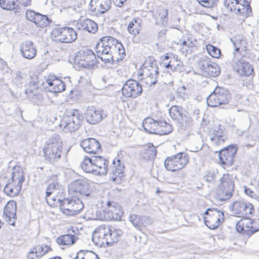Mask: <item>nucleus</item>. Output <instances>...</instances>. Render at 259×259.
Wrapping results in <instances>:
<instances>
[{
	"instance_id": "f257e3e1",
	"label": "nucleus",
	"mask_w": 259,
	"mask_h": 259,
	"mask_svg": "<svg viewBox=\"0 0 259 259\" xmlns=\"http://www.w3.org/2000/svg\"><path fill=\"white\" fill-rule=\"evenodd\" d=\"M93 193L91 184L85 179H78L69 186V196L59 198L60 207L63 212L71 215L79 213L83 208L84 204L79 195L82 198H90Z\"/></svg>"
},
{
	"instance_id": "f03ea898",
	"label": "nucleus",
	"mask_w": 259,
	"mask_h": 259,
	"mask_svg": "<svg viewBox=\"0 0 259 259\" xmlns=\"http://www.w3.org/2000/svg\"><path fill=\"white\" fill-rule=\"evenodd\" d=\"M62 149V141L60 136L53 135L46 141L43 148L45 159L51 164L56 163L61 157Z\"/></svg>"
},
{
	"instance_id": "7ed1b4c3",
	"label": "nucleus",
	"mask_w": 259,
	"mask_h": 259,
	"mask_svg": "<svg viewBox=\"0 0 259 259\" xmlns=\"http://www.w3.org/2000/svg\"><path fill=\"white\" fill-rule=\"evenodd\" d=\"M169 114L170 118L175 122L179 130L184 131L192 125V118L180 106H171L169 109Z\"/></svg>"
},
{
	"instance_id": "20e7f679",
	"label": "nucleus",
	"mask_w": 259,
	"mask_h": 259,
	"mask_svg": "<svg viewBox=\"0 0 259 259\" xmlns=\"http://www.w3.org/2000/svg\"><path fill=\"white\" fill-rule=\"evenodd\" d=\"M142 124L144 130L147 133L160 136L168 135L173 130L172 125L166 121L156 120L151 117L146 118Z\"/></svg>"
},
{
	"instance_id": "39448f33",
	"label": "nucleus",
	"mask_w": 259,
	"mask_h": 259,
	"mask_svg": "<svg viewBox=\"0 0 259 259\" xmlns=\"http://www.w3.org/2000/svg\"><path fill=\"white\" fill-rule=\"evenodd\" d=\"M83 119V115L78 110H72L69 115L63 117L60 126L63 128L65 132H74L79 128Z\"/></svg>"
},
{
	"instance_id": "423d86ee",
	"label": "nucleus",
	"mask_w": 259,
	"mask_h": 259,
	"mask_svg": "<svg viewBox=\"0 0 259 259\" xmlns=\"http://www.w3.org/2000/svg\"><path fill=\"white\" fill-rule=\"evenodd\" d=\"M231 99L229 91L225 88L217 87L206 99L208 106L218 107L228 104Z\"/></svg>"
},
{
	"instance_id": "0eeeda50",
	"label": "nucleus",
	"mask_w": 259,
	"mask_h": 259,
	"mask_svg": "<svg viewBox=\"0 0 259 259\" xmlns=\"http://www.w3.org/2000/svg\"><path fill=\"white\" fill-rule=\"evenodd\" d=\"M51 37L57 42L71 43L76 39L77 33L71 27L59 26L52 29Z\"/></svg>"
},
{
	"instance_id": "6e6552de",
	"label": "nucleus",
	"mask_w": 259,
	"mask_h": 259,
	"mask_svg": "<svg viewBox=\"0 0 259 259\" xmlns=\"http://www.w3.org/2000/svg\"><path fill=\"white\" fill-rule=\"evenodd\" d=\"M221 183L219 187V199L225 201L230 199L234 191V183L232 177L228 174H224L220 179Z\"/></svg>"
},
{
	"instance_id": "1a4fd4ad",
	"label": "nucleus",
	"mask_w": 259,
	"mask_h": 259,
	"mask_svg": "<svg viewBox=\"0 0 259 259\" xmlns=\"http://www.w3.org/2000/svg\"><path fill=\"white\" fill-rule=\"evenodd\" d=\"M74 63L76 65L85 68H93L97 64L96 56L90 49H84L80 50L74 57Z\"/></svg>"
},
{
	"instance_id": "9d476101",
	"label": "nucleus",
	"mask_w": 259,
	"mask_h": 259,
	"mask_svg": "<svg viewBox=\"0 0 259 259\" xmlns=\"http://www.w3.org/2000/svg\"><path fill=\"white\" fill-rule=\"evenodd\" d=\"M140 75L143 76L142 81L148 85L155 84L159 75V69L156 62L144 64Z\"/></svg>"
},
{
	"instance_id": "9b49d317",
	"label": "nucleus",
	"mask_w": 259,
	"mask_h": 259,
	"mask_svg": "<svg viewBox=\"0 0 259 259\" xmlns=\"http://www.w3.org/2000/svg\"><path fill=\"white\" fill-rule=\"evenodd\" d=\"M121 44L118 40L110 36H104L100 38L97 44L95 51L97 54H111L112 51L118 48V45Z\"/></svg>"
},
{
	"instance_id": "f8f14e48",
	"label": "nucleus",
	"mask_w": 259,
	"mask_h": 259,
	"mask_svg": "<svg viewBox=\"0 0 259 259\" xmlns=\"http://www.w3.org/2000/svg\"><path fill=\"white\" fill-rule=\"evenodd\" d=\"M142 92L141 83L133 79L126 80L121 89L122 95L126 98H136L142 94Z\"/></svg>"
},
{
	"instance_id": "ddd939ff",
	"label": "nucleus",
	"mask_w": 259,
	"mask_h": 259,
	"mask_svg": "<svg viewBox=\"0 0 259 259\" xmlns=\"http://www.w3.org/2000/svg\"><path fill=\"white\" fill-rule=\"evenodd\" d=\"M243 218L236 224V229L238 233L250 236L259 231V225L256 221L251 219L248 216Z\"/></svg>"
},
{
	"instance_id": "4468645a",
	"label": "nucleus",
	"mask_w": 259,
	"mask_h": 259,
	"mask_svg": "<svg viewBox=\"0 0 259 259\" xmlns=\"http://www.w3.org/2000/svg\"><path fill=\"white\" fill-rule=\"evenodd\" d=\"M230 209L232 213L238 217H248L253 214L254 211L252 204L242 200L234 201L232 206H230Z\"/></svg>"
},
{
	"instance_id": "2eb2a0df",
	"label": "nucleus",
	"mask_w": 259,
	"mask_h": 259,
	"mask_svg": "<svg viewBox=\"0 0 259 259\" xmlns=\"http://www.w3.org/2000/svg\"><path fill=\"white\" fill-rule=\"evenodd\" d=\"M237 151V148L236 145H230L220 150L219 157L221 164L227 167L232 165Z\"/></svg>"
},
{
	"instance_id": "dca6fc26",
	"label": "nucleus",
	"mask_w": 259,
	"mask_h": 259,
	"mask_svg": "<svg viewBox=\"0 0 259 259\" xmlns=\"http://www.w3.org/2000/svg\"><path fill=\"white\" fill-rule=\"evenodd\" d=\"M85 118L89 124H96L99 123L106 116L103 110L94 107H88L84 113Z\"/></svg>"
},
{
	"instance_id": "f3484780",
	"label": "nucleus",
	"mask_w": 259,
	"mask_h": 259,
	"mask_svg": "<svg viewBox=\"0 0 259 259\" xmlns=\"http://www.w3.org/2000/svg\"><path fill=\"white\" fill-rule=\"evenodd\" d=\"M111 7V0H91L89 9L92 12L103 14L108 11Z\"/></svg>"
},
{
	"instance_id": "a211bd4d",
	"label": "nucleus",
	"mask_w": 259,
	"mask_h": 259,
	"mask_svg": "<svg viewBox=\"0 0 259 259\" xmlns=\"http://www.w3.org/2000/svg\"><path fill=\"white\" fill-rule=\"evenodd\" d=\"M80 145L84 152L89 154H97L101 150L99 142L94 138H87L83 140Z\"/></svg>"
},
{
	"instance_id": "6ab92c4d",
	"label": "nucleus",
	"mask_w": 259,
	"mask_h": 259,
	"mask_svg": "<svg viewBox=\"0 0 259 259\" xmlns=\"http://www.w3.org/2000/svg\"><path fill=\"white\" fill-rule=\"evenodd\" d=\"M43 85L48 92L58 93L65 90L64 82L56 77L53 79L51 78L47 79L46 83H44Z\"/></svg>"
},
{
	"instance_id": "aec40b11",
	"label": "nucleus",
	"mask_w": 259,
	"mask_h": 259,
	"mask_svg": "<svg viewBox=\"0 0 259 259\" xmlns=\"http://www.w3.org/2000/svg\"><path fill=\"white\" fill-rule=\"evenodd\" d=\"M16 202L9 201L4 210V217L6 221L10 225L14 226L16 220Z\"/></svg>"
},
{
	"instance_id": "412c9836",
	"label": "nucleus",
	"mask_w": 259,
	"mask_h": 259,
	"mask_svg": "<svg viewBox=\"0 0 259 259\" xmlns=\"http://www.w3.org/2000/svg\"><path fill=\"white\" fill-rule=\"evenodd\" d=\"M94 166L97 167H94L95 171V175H105L107 174L108 171V161L105 158L101 156H92Z\"/></svg>"
},
{
	"instance_id": "4be33fe9",
	"label": "nucleus",
	"mask_w": 259,
	"mask_h": 259,
	"mask_svg": "<svg viewBox=\"0 0 259 259\" xmlns=\"http://www.w3.org/2000/svg\"><path fill=\"white\" fill-rule=\"evenodd\" d=\"M232 12L244 17H247L252 14L250 3L247 0H239L237 4L234 5Z\"/></svg>"
},
{
	"instance_id": "5701e85b",
	"label": "nucleus",
	"mask_w": 259,
	"mask_h": 259,
	"mask_svg": "<svg viewBox=\"0 0 259 259\" xmlns=\"http://www.w3.org/2000/svg\"><path fill=\"white\" fill-rule=\"evenodd\" d=\"M199 66L203 72L212 77L218 76L221 72L219 66L215 63H210L205 61H201Z\"/></svg>"
},
{
	"instance_id": "b1692460",
	"label": "nucleus",
	"mask_w": 259,
	"mask_h": 259,
	"mask_svg": "<svg viewBox=\"0 0 259 259\" xmlns=\"http://www.w3.org/2000/svg\"><path fill=\"white\" fill-rule=\"evenodd\" d=\"M22 56L27 59L34 58L36 55V50L32 41L26 40L23 42L20 46Z\"/></svg>"
},
{
	"instance_id": "393cba45",
	"label": "nucleus",
	"mask_w": 259,
	"mask_h": 259,
	"mask_svg": "<svg viewBox=\"0 0 259 259\" xmlns=\"http://www.w3.org/2000/svg\"><path fill=\"white\" fill-rule=\"evenodd\" d=\"M233 67L241 76H249L253 71V68L247 62L242 59L234 61Z\"/></svg>"
},
{
	"instance_id": "a878e982",
	"label": "nucleus",
	"mask_w": 259,
	"mask_h": 259,
	"mask_svg": "<svg viewBox=\"0 0 259 259\" xmlns=\"http://www.w3.org/2000/svg\"><path fill=\"white\" fill-rule=\"evenodd\" d=\"M108 232L109 234L104 233V239L106 244L109 246L120 240L123 234V232L121 230L115 229L114 227L109 228Z\"/></svg>"
},
{
	"instance_id": "bb28decb",
	"label": "nucleus",
	"mask_w": 259,
	"mask_h": 259,
	"mask_svg": "<svg viewBox=\"0 0 259 259\" xmlns=\"http://www.w3.org/2000/svg\"><path fill=\"white\" fill-rule=\"evenodd\" d=\"M76 26L79 30H85L91 33H95L98 29L97 24L90 19H79Z\"/></svg>"
},
{
	"instance_id": "cd10ccee",
	"label": "nucleus",
	"mask_w": 259,
	"mask_h": 259,
	"mask_svg": "<svg viewBox=\"0 0 259 259\" xmlns=\"http://www.w3.org/2000/svg\"><path fill=\"white\" fill-rule=\"evenodd\" d=\"M160 65L165 67L167 72H181L183 67L182 62L174 57L170 58L168 62H162Z\"/></svg>"
},
{
	"instance_id": "c85d7f7f",
	"label": "nucleus",
	"mask_w": 259,
	"mask_h": 259,
	"mask_svg": "<svg viewBox=\"0 0 259 259\" xmlns=\"http://www.w3.org/2000/svg\"><path fill=\"white\" fill-rule=\"evenodd\" d=\"M224 213L219 209H214V213L212 214V218L211 220L204 219L205 225L210 230H214L218 228L220 223L221 217L224 218Z\"/></svg>"
},
{
	"instance_id": "c756f323",
	"label": "nucleus",
	"mask_w": 259,
	"mask_h": 259,
	"mask_svg": "<svg viewBox=\"0 0 259 259\" xmlns=\"http://www.w3.org/2000/svg\"><path fill=\"white\" fill-rule=\"evenodd\" d=\"M142 20L139 17L135 18L128 24L127 30L128 32L134 36L139 34L142 28Z\"/></svg>"
},
{
	"instance_id": "7c9ffc66",
	"label": "nucleus",
	"mask_w": 259,
	"mask_h": 259,
	"mask_svg": "<svg viewBox=\"0 0 259 259\" xmlns=\"http://www.w3.org/2000/svg\"><path fill=\"white\" fill-rule=\"evenodd\" d=\"M107 211L109 214V218L111 220H120L121 215L119 213L120 208L118 206H116L115 204L113 202H107Z\"/></svg>"
},
{
	"instance_id": "2f4dec72",
	"label": "nucleus",
	"mask_w": 259,
	"mask_h": 259,
	"mask_svg": "<svg viewBox=\"0 0 259 259\" xmlns=\"http://www.w3.org/2000/svg\"><path fill=\"white\" fill-rule=\"evenodd\" d=\"M80 167L82 169L87 173H91L95 175V171L92 156L90 157L87 156H84L83 160L80 164Z\"/></svg>"
},
{
	"instance_id": "473e14b6",
	"label": "nucleus",
	"mask_w": 259,
	"mask_h": 259,
	"mask_svg": "<svg viewBox=\"0 0 259 259\" xmlns=\"http://www.w3.org/2000/svg\"><path fill=\"white\" fill-rule=\"evenodd\" d=\"M173 155L175 156L176 163L179 170L185 167L189 162V156L185 152H179Z\"/></svg>"
},
{
	"instance_id": "72a5a7b5",
	"label": "nucleus",
	"mask_w": 259,
	"mask_h": 259,
	"mask_svg": "<svg viewBox=\"0 0 259 259\" xmlns=\"http://www.w3.org/2000/svg\"><path fill=\"white\" fill-rule=\"evenodd\" d=\"M0 6L4 10L13 11L14 13L19 12L20 8L15 0H0Z\"/></svg>"
},
{
	"instance_id": "f704fd0d",
	"label": "nucleus",
	"mask_w": 259,
	"mask_h": 259,
	"mask_svg": "<svg viewBox=\"0 0 259 259\" xmlns=\"http://www.w3.org/2000/svg\"><path fill=\"white\" fill-rule=\"evenodd\" d=\"M77 238L74 235L65 234L57 238L56 241L59 245H71L76 241Z\"/></svg>"
},
{
	"instance_id": "c9c22d12",
	"label": "nucleus",
	"mask_w": 259,
	"mask_h": 259,
	"mask_svg": "<svg viewBox=\"0 0 259 259\" xmlns=\"http://www.w3.org/2000/svg\"><path fill=\"white\" fill-rule=\"evenodd\" d=\"M157 154L155 147L152 145L148 146L143 150L141 155V158L145 160H148L154 158Z\"/></svg>"
},
{
	"instance_id": "e433bc0d",
	"label": "nucleus",
	"mask_w": 259,
	"mask_h": 259,
	"mask_svg": "<svg viewBox=\"0 0 259 259\" xmlns=\"http://www.w3.org/2000/svg\"><path fill=\"white\" fill-rule=\"evenodd\" d=\"M52 22V20L47 15H42L38 13L34 23L37 27L45 28Z\"/></svg>"
},
{
	"instance_id": "4c0bfd02",
	"label": "nucleus",
	"mask_w": 259,
	"mask_h": 259,
	"mask_svg": "<svg viewBox=\"0 0 259 259\" xmlns=\"http://www.w3.org/2000/svg\"><path fill=\"white\" fill-rule=\"evenodd\" d=\"M223 134V132L220 128L218 127L217 130H214L210 137L212 142L215 145H219L224 143L225 138Z\"/></svg>"
},
{
	"instance_id": "58836bf2",
	"label": "nucleus",
	"mask_w": 259,
	"mask_h": 259,
	"mask_svg": "<svg viewBox=\"0 0 259 259\" xmlns=\"http://www.w3.org/2000/svg\"><path fill=\"white\" fill-rule=\"evenodd\" d=\"M60 187L61 185L57 181L54 182L49 184L46 189V199L48 203H49V197H50V196L52 193H55V194H57L60 190H63V189H60Z\"/></svg>"
},
{
	"instance_id": "ea45409f",
	"label": "nucleus",
	"mask_w": 259,
	"mask_h": 259,
	"mask_svg": "<svg viewBox=\"0 0 259 259\" xmlns=\"http://www.w3.org/2000/svg\"><path fill=\"white\" fill-rule=\"evenodd\" d=\"M10 180L12 182H17V183L22 185L25 181L23 170L20 167H18L17 169L14 168Z\"/></svg>"
},
{
	"instance_id": "a19ab883",
	"label": "nucleus",
	"mask_w": 259,
	"mask_h": 259,
	"mask_svg": "<svg viewBox=\"0 0 259 259\" xmlns=\"http://www.w3.org/2000/svg\"><path fill=\"white\" fill-rule=\"evenodd\" d=\"M25 81V75L20 71L15 72L13 80L12 83L18 88L21 87Z\"/></svg>"
},
{
	"instance_id": "79ce46f5",
	"label": "nucleus",
	"mask_w": 259,
	"mask_h": 259,
	"mask_svg": "<svg viewBox=\"0 0 259 259\" xmlns=\"http://www.w3.org/2000/svg\"><path fill=\"white\" fill-rule=\"evenodd\" d=\"M164 165L167 170L175 171L179 170L174 155L167 157L164 161Z\"/></svg>"
},
{
	"instance_id": "37998d69",
	"label": "nucleus",
	"mask_w": 259,
	"mask_h": 259,
	"mask_svg": "<svg viewBox=\"0 0 259 259\" xmlns=\"http://www.w3.org/2000/svg\"><path fill=\"white\" fill-rule=\"evenodd\" d=\"M145 217L144 216H140L135 214H131L128 217V220L136 228L140 229L141 227L143 225V221Z\"/></svg>"
},
{
	"instance_id": "c03bdc74",
	"label": "nucleus",
	"mask_w": 259,
	"mask_h": 259,
	"mask_svg": "<svg viewBox=\"0 0 259 259\" xmlns=\"http://www.w3.org/2000/svg\"><path fill=\"white\" fill-rule=\"evenodd\" d=\"M33 250L35 252L36 257H41L51 250V248L47 245H41L35 246Z\"/></svg>"
},
{
	"instance_id": "a18cd8bd",
	"label": "nucleus",
	"mask_w": 259,
	"mask_h": 259,
	"mask_svg": "<svg viewBox=\"0 0 259 259\" xmlns=\"http://www.w3.org/2000/svg\"><path fill=\"white\" fill-rule=\"evenodd\" d=\"M3 191L7 195L13 197L17 196L20 193V188L17 186L16 188H13L11 186L5 185Z\"/></svg>"
},
{
	"instance_id": "49530a36",
	"label": "nucleus",
	"mask_w": 259,
	"mask_h": 259,
	"mask_svg": "<svg viewBox=\"0 0 259 259\" xmlns=\"http://www.w3.org/2000/svg\"><path fill=\"white\" fill-rule=\"evenodd\" d=\"M208 53L212 57L219 58L221 55V50L216 47L211 45H208L206 46Z\"/></svg>"
},
{
	"instance_id": "de8ad7c7",
	"label": "nucleus",
	"mask_w": 259,
	"mask_h": 259,
	"mask_svg": "<svg viewBox=\"0 0 259 259\" xmlns=\"http://www.w3.org/2000/svg\"><path fill=\"white\" fill-rule=\"evenodd\" d=\"M198 3L202 7L207 8L216 7L219 0H197Z\"/></svg>"
},
{
	"instance_id": "09e8293b",
	"label": "nucleus",
	"mask_w": 259,
	"mask_h": 259,
	"mask_svg": "<svg viewBox=\"0 0 259 259\" xmlns=\"http://www.w3.org/2000/svg\"><path fill=\"white\" fill-rule=\"evenodd\" d=\"M25 94L30 101L36 102L40 96L37 91H31L30 90H25Z\"/></svg>"
},
{
	"instance_id": "8fccbe9b",
	"label": "nucleus",
	"mask_w": 259,
	"mask_h": 259,
	"mask_svg": "<svg viewBox=\"0 0 259 259\" xmlns=\"http://www.w3.org/2000/svg\"><path fill=\"white\" fill-rule=\"evenodd\" d=\"M161 22L163 25H165L167 24L168 22V10L165 9L159 10L158 14Z\"/></svg>"
},
{
	"instance_id": "3c124183",
	"label": "nucleus",
	"mask_w": 259,
	"mask_h": 259,
	"mask_svg": "<svg viewBox=\"0 0 259 259\" xmlns=\"http://www.w3.org/2000/svg\"><path fill=\"white\" fill-rule=\"evenodd\" d=\"M118 50L119 55L120 56V57H118L116 59H114V64H117L119 62L122 61L124 59V57L125 56V51L124 48L122 44L118 45Z\"/></svg>"
},
{
	"instance_id": "603ef678",
	"label": "nucleus",
	"mask_w": 259,
	"mask_h": 259,
	"mask_svg": "<svg viewBox=\"0 0 259 259\" xmlns=\"http://www.w3.org/2000/svg\"><path fill=\"white\" fill-rule=\"evenodd\" d=\"M97 55L99 58L100 59V60L102 61L105 62V63H110L111 62L112 64H114V57L111 54H104V55H101L100 54H97Z\"/></svg>"
},
{
	"instance_id": "864d4df0",
	"label": "nucleus",
	"mask_w": 259,
	"mask_h": 259,
	"mask_svg": "<svg viewBox=\"0 0 259 259\" xmlns=\"http://www.w3.org/2000/svg\"><path fill=\"white\" fill-rule=\"evenodd\" d=\"M37 14H38V12H36L33 10H28L26 12V18L29 21L34 23L36 16H37Z\"/></svg>"
},
{
	"instance_id": "5fc2aeb1",
	"label": "nucleus",
	"mask_w": 259,
	"mask_h": 259,
	"mask_svg": "<svg viewBox=\"0 0 259 259\" xmlns=\"http://www.w3.org/2000/svg\"><path fill=\"white\" fill-rule=\"evenodd\" d=\"M38 88V83L34 78H31L26 90H30L31 91H37Z\"/></svg>"
},
{
	"instance_id": "6e6d98bb",
	"label": "nucleus",
	"mask_w": 259,
	"mask_h": 259,
	"mask_svg": "<svg viewBox=\"0 0 259 259\" xmlns=\"http://www.w3.org/2000/svg\"><path fill=\"white\" fill-rule=\"evenodd\" d=\"M239 0H225L224 4L227 9H230L231 12L233 11V8L234 5H236Z\"/></svg>"
},
{
	"instance_id": "4d7b16f0",
	"label": "nucleus",
	"mask_w": 259,
	"mask_h": 259,
	"mask_svg": "<svg viewBox=\"0 0 259 259\" xmlns=\"http://www.w3.org/2000/svg\"><path fill=\"white\" fill-rule=\"evenodd\" d=\"M215 174L213 171H208L204 178L208 182H213L215 179Z\"/></svg>"
},
{
	"instance_id": "13d9d810",
	"label": "nucleus",
	"mask_w": 259,
	"mask_h": 259,
	"mask_svg": "<svg viewBox=\"0 0 259 259\" xmlns=\"http://www.w3.org/2000/svg\"><path fill=\"white\" fill-rule=\"evenodd\" d=\"M113 163L115 164L114 168H116L118 171H120L119 172L124 173V165L123 163L121 162V161L119 159L117 160V164H116L115 160L113 161Z\"/></svg>"
},
{
	"instance_id": "bf43d9fd",
	"label": "nucleus",
	"mask_w": 259,
	"mask_h": 259,
	"mask_svg": "<svg viewBox=\"0 0 259 259\" xmlns=\"http://www.w3.org/2000/svg\"><path fill=\"white\" fill-rule=\"evenodd\" d=\"M244 192L246 195H247L248 196H250L251 198H255L256 194L253 191H252L250 188L246 186L244 187Z\"/></svg>"
},
{
	"instance_id": "052dcab7",
	"label": "nucleus",
	"mask_w": 259,
	"mask_h": 259,
	"mask_svg": "<svg viewBox=\"0 0 259 259\" xmlns=\"http://www.w3.org/2000/svg\"><path fill=\"white\" fill-rule=\"evenodd\" d=\"M123 177V174H122L121 175H118V173H116V174H112V176L110 177V180L112 182H117L118 181L121 180Z\"/></svg>"
},
{
	"instance_id": "680f3d73",
	"label": "nucleus",
	"mask_w": 259,
	"mask_h": 259,
	"mask_svg": "<svg viewBox=\"0 0 259 259\" xmlns=\"http://www.w3.org/2000/svg\"><path fill=\"white\" fill-rule=\"evenodd\" d=\"M5 185L11 186V187L13 188H16L17 186H19V187L20 188V190H21L22 188V185L17 183V182H12V181L11 180H9L8 183L6 184H5Z\"/></svg>"
},
{
	"instance_id": "e2e57ef3",
	"label": "nucleus",
	"mask_w": 259,
	"mask_h": 259,
	"mask_svg": "<svg viewBox=\"0 0 259 259\" xmlns=\"http://www.w3.org/2000/svg\"><path fill=\"white\" fill-rule=\"evenodd\" d=\"M203 146V144L202 142H199L198 145L197 146H192L191 147V151L194 152H198L199 150L202 149V147Z\"/></svg>"
},
{
	"instance_id": "0e129e2a",
	"label": "nucleus",
	"mask_w": 259,
	"mask_h": 259,
	"mask_svg": "<svg viewBox=\"0 0 259 259\" xmlns=\"http://www.w3.org/2000/svg\"><path fill=\"white\" fill-rule=\"evenodd\" d=\"M96 220H103L104 219V212H102L101 210L96 211Z\"/></svg>"
},
{
	"instance_id": "69168bd1",
	"label": "nucleus",
	"mask_w": 259,
	"mask_h": 259,
	"mask_svg": "<svg viewBox=\"0 0 259 259\" xmlns=\"http://www.w3.org/2000/svg\"><path fill=\"white\" fill-rule=\"evenodd\" d=\"M115 5L118 7H122L126 0H112Z\"/></svg>"
},
{
	"instance_id": "338daca9",
	"label": "nucleus",
	"mask_w": 259,
	"mask_h": 259,
	"mask_svg": "<svg viewBox=\"0 0 259 259\" xmlns=\"http://www.w3.org/2000/svg\"><path fill=\"white\" fill-rule=\"evenodd\" d=\"M189 50H190L188 46H182L181 49V51L184 55L188 54Z\"/></svg>"
},
{
	"instance_id": "774afa93",
	"label": "nucleus",
	"mask_w": 259,
	"mask_h": 259,
	"mask_svg": "<svg viewBox=\"0 0 259 259\" xmlns=\"http://www.w3.org/2000/svg\"><path fill=\"white\" fill-rule=\"evenodd\" d=\"M34 251L33 250L29 252V253L27 256V259H34L33 256H34Z\"/></svg>"
}]
</instances>
